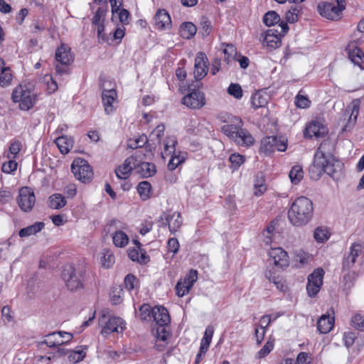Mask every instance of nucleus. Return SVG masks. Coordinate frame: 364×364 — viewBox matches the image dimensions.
Listing matches in <instances>:
<instances>
[{
  "instance_id": "obj_1",
  "label": "nucleus",
  "mask_w": 364,
  "mask_h": 364,
  "mask_svg": "<svg viewBox=\"0 0 364 364\" xmlns=\"http://www.w3.org/2000/svg\"><path fill=\"white\" fill-rule=\"evenodd\" d=\"M314 215V204L305 196L296 198L288 210V218L291 225L302 227L307 225Z\"/></svg>"
},
{
  "instance_id": "obj_2",
  "label": "nucleus",
  "mask_w": 364,
  "mask_h": 364,
  "mask_svg": "<svg viewBox=\"0 0 364 364\" xmlns=\"http://www.w3.org/2000/svg\"><path fill=\"white\" fill-rule=\"evenodd\" d=\"M329 145V141H323L321 144L314 155V166L331 177L336 178L342 171L343 165L331 153L326 151Z\"/></svg>"
},
{
  "instance_id": "obj_3",
  "label": "nucleus",
  "mask_w": 364,
  "mask_h": 364,
  "mask_svg": "<svg viewBox=\"0 0 364 364\" xmlns=\"http://www.w3.org/2000/svg\"><path fill=\"white\" fill-rule=\"evenodd\" d=\"M230 124H225L221 127L222 132L230 139L240 146H250L254 143L252 135L244 129L243 122L240 117L231 116L229 117Z\"/></svg>"
},
{
  "instance_id": "obj_4",
  "label": "nucleus",
  "mask_w": 364,
  "mask_h": 364,
  "mask_svg": "<svg viewBox=\"0 0 364 364\" xmlns=\"http://www.w3.org/2000/svg\"><path fill=\"white\" fill-rule=\"evenodd\" d=\"M12 100L18 104L20 109L28 111L31 109L38 101V95L33 87L28 85L17 86L12 92Z\"/></svg>"
},
{
  "instance_id": "obj_5",
  "label": "nucleus",
  "mask_w": 364,
  "mask_h": 364,
  "mask_svg": "<svg viewBox=\"0 0 364 364\" xmlns=\"http://www.w3.org/2000/svg\"><path fill=\"white\" fill-rule=\"evenodd\" d=\"M278 29L272 28L268 29L264 33H261L259 41L264 48L268 50H272L281 46L282 38L287 33L289 30V26L284 22H281Z\"/></svg>"
},
{
  "instance_id": "obj_6",
  "label": "nucleus",
  "mask_w": 364,
  "mask_h": 364,
  "mask_svg": "<svg viewBox=\"0 0 364 364\" xmlns=\"http://www.w3.org/2000/svg\"><path fill=\"white\" fill-rule=\"evenodd\" d=\"M130 14L128 10L121 8L112 11V22L116 26L114 31L110 32L112 39L121 42L125 35V26L129 24Z\"/></svg>"
},
{
  "instance_id": "obj_7",
  "label": "nucleus",
  "mask_w": 364,
  "mask_h": 364,
  "mask_svg": "<svg viewBox=\"0 0 364 364\" xmlns=\"http://www.w3.org/2000/svg\"><path fill=\"white\" fill-rule=\"evenodd\" d=\"M63 279L68 289L72 291L83 288V274L77 271L73 266H67L63 272Z\"/></svg>"
},
{
  "instance_id": "obj_8",
  "label": "nucleus",
  "mask_w": 364,
  "mask_h": 364,
  "mask_svg": "<svg viewBox=\"0 0 364 364\" xmlns=\"http://www.w3.org/2000/svg\"><path fill=\"white\" fill-rule=\"evenodd\" d=\"M344 9V6L341 4L338 1H322L317 5V10L319 14L323 18L330 20L339 19L341 16V12Z\"/></svg>"
},
{
  "instance_id": "obj_9",
  "label": "nucleus",
  "mask_w": 364,
  "mask_h": 364,
  "mask_svg": "<svg viewBox=\"0 0 364 364\" xmlns=\"http://www.w3.org/2000/svg\"><path fill=\"white\" fill-rule=\"evenodd\" d=\"M71 170L76 179L83 183L89 182L93 176L90 166L82 159H75L71 165Z\"/></svg>"
},
{
  "instance_id": "obj_10",
  "label": "nucleus",
  "mask_w": 364,
  "mask_h": 364,
  "mask_svg": "<svg viewBox=\"0 0 364 364\" xmlns=\"http://www.w3.org/2000/svg\"><path fill=\"white\" fill-rule=\"evenodd\" d=\"M55 59L58 63L55 65L57 73L60 75L67 73L68 68L66 66L73 60L70 47L62 44L58 48L55 52Z\"/></svg>"
},
{
  "instance_id": "obj_11",
  "label": "nucleus",
  "mask_w": 364,
  "mask_h": 364,
  "mask_svg": "<svg viewBox=\"0 0 364 364\" xmlns=\"http://www.w3.org/2000/svg\"><path fill=\"white\" fill-rule=\"evenodd\" d=\"M324 271L322 268H317L308 276L306 291L309 297H315L321 290L323 285Z\"/></svg>"
},
{
  "instance_id": "obj_12",
  "label": "nucleus",
  "mask_w": 364,
  "mask_h": 364,
  "mask_svg": "<svg viewBox=\"0 0 364 364\" xmlns=\"http://www.w3.org/2000/svg\"><path fill=\"white\" fill-rule=\"evenodd\" d=\"M198 279V272L191 269L183 279H180L176 285V292L179 297L188 294Z\"/></svg>"
},
{
  "instance_id": "obj_13",
  "label": "nucleus",
  "mask_w": 364,
  "mask_h": 364,
  "mask_svg": "<svg viewBox=\"0 0 364 364\" xmlns=\"http://www.w3.org/2000/svg\"><path fill=\"white\" fill-rule=\"evenodd\" d=\"M139 316L141 318H169L170 317L166 307L161 305L151 307L148 304H144L141 306Z\"/></svg>"
},
{
  "instance_id": "obj_14",
  "label": "nucleus",
  "mask_w": 364,
  "mask_h": 364,
  "mask_svg": "<svg viewBox=\"0 0 364 364\" xmlns=\"http://www.w3.org/2000/svg\"><path fill=\"white\" fill-rule=\"evenodd\" d=\"M328 133L325 121L322 118H316L309 122L304 131V136L311 139L313 137L320 138Z\"/></svg>"
},
{
  "instance_id": "obj_15",
  "label": "nucleus",
  "mask_w": 364,
  "mask_h": 364,
  "mask_svg": "<svg viewBox=\"0 0 364 364\" xmlns=\"http://www.w3.org/2000/svg\"><path fill=\"white\" fill-rule=\"evenodd\" d=\"M17 203L23 212L31 211L36 203V196L33 190L28 187L21 188L19 190Z\"/></svg>"
},
{
  "instance_id": "obj_16",
  "label": "nucleus",
  "mask_w": 364,
  "mask_h": 364,
  "mask_svg": "<svg viewBox=\"0 0 364 364\" xmlns=\"http://www.w3.org/2000/svg\"><path fill=\"white\" fill-rule=\"evenodd\" d=\"M287 147V143L284 141H280L277 136H269L262 140L260 149L265 154H270L276 149L284 151Z\"/></svg>"
},
{
  "instance_id": "obj_17",
  "label": "nucleus",
  "mask_w": 364,
  "mask_h": 364,
  "mask_svg": "<svg viewBox=\"0 0 364 364\" xmlns=\"http://www.w3.org/2000/svg\"><path fill=\"white\" fill-rule=\"evenodd\" d=\"M119 223L117 220H112L108 225V231L111 232L112 241L114 245L118 247H124L127 246L129 242L128 235L121 230H117V224Z\"/></svg>"
},
{
  "instance_id": "obj_18",
  "label": "nucleus",
  "mask_w": 364,
  "mask_h": 364,
  "mask_svg": "<svg viewBox=\"0 0 364 364\" xmlns=\"http://www.w3.org/2000/svg\"><path fill=\"white\" fill-rule=\"evenodd\" d=\"M182 103L191 109H200L205 105V97L203 92L193 90L184 96Z\"/></svg>"
},
{
  "instance_id": "obj_19",
  "label": "nucleus",
  "mask_w": 364,
  "mask_h": 364,
  "mask_svg": "<svg viewBox=\"0 0 364 364\" xmlns=\"http://www.w3.org/2000/svg\"><path fill=\"white\" fill-rule=\"evenodd\" d=\"M152 325L153 332L156 342L163 341L167 344V339L171 336L169 323L171 320H154Z\"/></svg>"
},
{
  "instance_id": "obj_20",
  "label": "nucleus",
  "mask_w": 364,
  "mask_h": 364,
  "mask_svg": "<svg viewBox=\"0 0 364 364\" xmlns=\"http://www.w3.org/2000/svg\"><path fill=\"white\" fill-rule=\"evenodd\" d=\"M268 255L273 264L280 269L287 268L289 264L287 252L282 247H272L268 252Z\"/></svg>"
},
{
  "instance_id": "obj_21",
  "label": "nucleus",
  "mask_w": 364,
  "mask_h": 364,
  "mask_svg": "<svg viewBox=\"0 0 364 364\" xmlns=\"http://www.w3.org/2000/svg\"><path fill=\"white\" fill-rule=\"evenodd\" d=\"M208 59L203 52L197 53L194 64V77L196 80H202L208 73Z\"/></svg>"
},
{
  "instance_id": "obj_22",
  "label": "nucleus",
  "mask_w": 364,
  "mask_h": 364,
  "mask_svg": "<svg viewBox=\"0 0 364 364\" xmlns=\"http://www.w3.org/2000/svg\"><path fill=\"white\" fill-rule=\"evenodd\" d=\"M102 100L107 114L113 113L117 106V94L115 90H105L102 93Z\"/></svg>"
},
{
  "instance_id": "obj_23",
  "label": "nucleus",
  "mask_w": 364,
  "mask_h": 364,
  "mask_svg": "<svg viewBox=\"0 0 364 364\" xmlns=\"http://www.w3.org/2000/svg\"><path fill=\"white\" fill-rule=\"evenodd\" d=\"M136 164V156H131L127 158L122 164L117 166L115 169V173L119 179H127L129 177L132 171L134 170Z\"/></svg>"
},
{
  "instance_id": "obj_24",
  "label": "nucleus",
  "mask_w": 364,
  "mask_h": 364,
  "mask_svg": "<svg viewBox=\"0 0 364 364\" xmlns=\"http://www.w3.org/2000/svg\"><path fill=\"white\" fill-rule=\"evenodd\" d=\"M362 253V245L360 243H353L350 247V252L347 256L345 257L343 268V270H350L356 262L357 258Z\"/></svg>"
},
{
  "instance_id": "obj_25",
  "label": "nucleus",
  "mask_w": 364,
  "mask_h": 364,
  "mask_svg": "<svg viewBox=\"0 0 364 364\" xmlns=\"http://www.w3.org/2000/svg\"><path fill=\"white\" fill-rule=\"evenodd\" d=\"M360 101L358 99L353 100L346 107L345 114L348 116L347 127H353L359 114Z\"/></svg>"
},
{
  "instance_id": "obj_26",
  "label": "nucleus",
  "mask_w": 364,
  "mask_h": 364,
  "mask_svg": "<svg viewBox=\"0 0 364 364\" xmlns=\"http://www.w3.org/2000/svg\"><path fill=\"white\" fill-rule=\"evenodd\" d=\"M135 172L141 177L149 178L154 176L156 171L154 164L149 162H142L136 159V164L134 168Z\"/></svg>"
},
{
  "instance_id": "obj_27",
  "label": "nucleus",
  "mask_w": 364,
  "mask_h": 364,
  "mask_svg": "<svg viewBox=\"0 0 364 364\" xmlns=\"http://www.w3.org/2000/svg\"><path fill=\"white\" fill-rule=\"evenodd\" d=\"M154 20L155 25L158 28L168 29L171 28V17L165 9H159Z\"/></svg>"
},
{
  "instance_id": "obj_28",
  "label": "nucleus",
  "mask_w": 364,
  "mask_h": 364,
  "mask_svg": "<svg viewBox=\"0 0 364 364\" xmlns=\"http://www.w3.org/2000/svg\"><path fill=\"white\" fill-rule=\"evenodd\" d=\"M106 11L102 9H98L96 11L95 15L92 18V23L95 25H98L97 31L99 39H101L104 42L108 41L109 37L106 36L104 32L105 27L102 24H100L102 19L104 18L105 16Z\"/></svg>"
},
{
  "instance_id": "obj_29",
  "label": "nucleus",
  "mask_w": 364,
  "mask_h": 364,
  "mask_svg": "<svg viewBox=\"0 0 364 364\" xmlns=\"http://www.w3.org/2000/svg\"><path fill=\"white\" fill-rule=\"evenodd\" d=\"M165 219L168 225L170 232L173 234L176 233L181 228L183 223L181 215L178 212L167 214Z\"/></svg>"
},
{
  "instance_id": "obj_30",
  "label": "nucleus",
  "mask_w": 364,
  "mask_h": 364,
  "mask_svg": "<svg viewBox=\"0 0 364 364\" xmlns=\"http://www.w3.org/2000/svg\"><path fill=\"white\" fill-rule=\"evenodd\" d=\"M269 100V96L264 92L257 91L251 97V104L254 109L264 107Z\"/></svg>"
},
{
  "instance_id": "obj_31",
  "label": "nucleus",
  "mask_w": 364,
  "mask_h": 364,
  "mask_svg": "<svg viewBox=\"0 0 364 364\" xmlns=\"http://www.w3.org/2000/svg\"><path fill=\"white\" fill-rule=\"evenodd\" d=\"M169 156H171V159L168 163V168L170 171H173L179 165L185 162L187 157V153L177 151Z\"/></svg>"
},
{
  "instance_id": "obj_32",
  "label": "nucleus",
  "mask_w": 364,
  "mask_h": 364,
  "mask_svg": "<svg viewBox=\"0 0 364 364\" xmlns=\"http://www.w3.org/2000/svg\"><path fill=\"white\" fill-rule=\"evenodd\" d=\"M100 326H102L101 331L102 334H109L112 332H119V328H120L121 331H122L125 328L124 322H121L120 324H118L117 320H107L104 323H100Z\"/></svg>"
},
{
  "instance_id": "obj_33",
  "label": "nucleus",
  "mask_w": 364,
  "mask_h": 364,
  "mask_svg": "<svg viewBox=\"0 0 364 364\" xmlns=\"http://www.w3.org/2000/svg\"><path fill=\"white\" fill-rule=\"evenodd\" d=\"M55 143L58 147L60 151L63 154H68L73 145V140L68 136H61L55 140Z\"/></svg>"
},
{
  "instance_id": "obj_34",
  "label": "nucleus",
  "mask_w": 364,
  "mask_h": 364,
  "mask_svg": "<svg viewBox=\"0 0 364 364\" xmlns=\"http://www.w3.org/2000/svg\"><path fill=\"white\" fill-rule=\"evenodd\" d=\"M348 57L349 59L355 64L360 67V68L364 69V53L363 51L358 47H354L353 48H349L348 50Z\"/></svg>"
},
{
  "instance_id": "obj_35",
  "label": "nucleus",
  "mask_w": 364,
  "mask_h": 364,
  "mask_svg": "<svg viewBox=\"0 0 364 364\" xmlns=\"http://www.w3.org/2000/svg\"><path fill=\"white\" fill-rule=\"evenodd\" d=\"M137 192L142 200H146L151 197L152 188L149 182L144 181L140 182L137 186Z\"/></svg>"
},
{
  "instance_id": "obj_36",
  "label": "nucleus",
  "mask_w": 364,
  "mask_h": 364,
  "mask_svg": "<svg viewBox=\"0 0 364 364\" xmlns=\"http://www.w3.org/2000/svg\"><path fill=\"white\" fill-rule=\"evenodd\" d=\"M267 191L264 177L262 175L257 176L254 180L253 193L255 196H262Z\"/></svg>"
},
{
  "instance_id": "obj_37",
  "label": "nucleus",
  "mask_w": 364,
  "mask_h": 364,
  "mask_svg": "<svg viewBox=\"0 0 364 364\" xmlns=\"http://www.w3.org/2000/svg\"><path fill=\"white\" fill-rule=\"evenodd\" d=\"M44 227V223L42 222H36L32 225L22 228L19 231V236L21 237H28L36 234L40 232Z\"/></svg>"
},
{
  "instance_id": "obj_38",
  "label": "nucleus",
  "mask_w": 364,
  "mask_h": 364,
  "mask_svg": "<svg viewBox=\"0 0 364 364\" xmlns=\"http://www.w3.org/2000/svg\"><path fill=\"white\" fill-rule=\"evenodd\" d=\"M197 28L191 22H185L180 26L179 32L182 38L190 39L196 33Z\"/></svg>"
},
{
  "instance_id": "obj_39",
  "label": "nucleus",
  "mask_w": 364,
  "mask_h": 364,
  "mask_svg": "<svg viewBox=\"0 0 364 364\" xmlns=\"http://www.w3.org/2000/svg\"><path fill=\"white\" fill-rule=\"evenodd\" d=\"M46 338L41 342L42 344H46L49 348H54L63 345V341H61L60 336H58V331L47 334Z\"/></svg>"
},
{
  "instance_id": "obj_40",
  "label": "nucleus",
  "mask_w": 364,
  "mask_h": 364,
  "mask_svg": "<svg viewBox=\"0 0 364 364\" xmlns=\"http://www.w3.org/2000/svg\"><path fill=\"white\" fill-rule=\"evenodd\" d=\"M177 144L176 138L174 136L166 137L164 141V150L162 152V157L165 159L169 156L172 153L176 152V145Z\"/></svg>"
},
{
  "instance_id": "obj_41",
  "label": "nucleus",
  "mask_w": 364,
  "mask_h": 364,
  "mask_svg": "<svg viewBox=\"0 0 364 364\" xmlns=\"http://www.w3.org/2000/svg\"><path fill=\"white\" fill-rule=\"evenodd\" d=\"M66 200L60 193H55L50 196L48 206L53 209H60L66 205Z\"/></svg>"
},
{
  "instance_id": "obj_42",
  "label": "nucleus",
  "mask_w": 364,
  "mask_h": 364,
  "mask_svg": "<svg viewBox=\"0 0 364 364\" xmlns=\"http://www.w3.org/2000/svg\"><path fill=\"white\" fill-rule=\"evenodd\" d=\"M330 232L326 227H318L314 232V237L317 242L323 243L330 237Z\"/></svg>"
},
{
  "instance_id": "obj_43",
  "label": "nucleus",
  "mask_w": 364,
  "mask_h": 364,
  "mask_svg": "<svg viewBox=\"0 0 364 364\" xmlns=\"http://www.w3.org/2000/svg\"><path fill=\"white\" fill-rule=\"evenodd\" d=\"M309 254L302 250H296L294 252V260L297 268H301L309 262Z\"/></svg>"
},
{
  "instance_id": "obj_44",
  "label": "nucleus",
  "mask_w": 364,
  "mask_h": 364,
  "mask_svg": "<svg viewBox=\"0 0 364 364\" xmlns=\"http://www.w3.org/2000/svg\"><path fill=\"white\" fill-rule=\"evenodd\" d=\"M291 182L294 184H298L304 177V171L301 166L299 165L294 166L289 174Z\"/></svg>"
},
{
  "instance_id": "obj_45",
  "label": "nucleus",
  "mask_w": 364,
  "mask_h": 364,
  "mask_svg": "<svg viewBox=\"0 0 364 364\" xmlns=\"http://www.w3.org/2000/svg\"><path fill=\"white\" fill-rule=\"evenodd\" d=\"M344 273L343 275V284L345 289H350L354 284V281L356 279L357 274L355 271L352 270H343Z\"/></svg>"
},
{
  "instance_id": "obj_46",
  "label": "nucleus",
  "mask_w": 364,
  "mask_h": 364,
  "mask_svg": "<svg viewBox=\"0 0 364 364\" xmlns=\"http://www.w3.org/2000/svg\"><path fill=\"white\" fill-rule=\"evenodd\" d=\"M13 75L9 67L2 68L0 73V86L6 87L11 83Z\"/></svg>"
},
{
  "instance_id": "obj_47",
  "label": "nucleus",
  "mask_w": 364,
  "mask_h": 364,
  "mask_svg": "<svg viewBox=\"0 0 364 364\" xmlns=\"http://www.w3.org/2000/svg\"><path fill=\"white\" fill-rule=\"evenodd\" d=\"M128 256L132 261L139 262H146L147 257L145 253H143L140 248H129L128 250Z\"/></svg>"
},
{
  "instance_id": "obj_48",
  "label": "nucleus",
  "mask_w": 364,
  "mask_h": 364,
  "mask_svg": "<svg viewBox=\"0 0 364 364\" xmlns=\"http://www.w3.org/2000/svg\"><path fill=\"white\" fill-rule=\"evenodd\" d=\"M111 301L114 304L122 303L124 297V290L120 286L113 287L110 292Z\"/></svg>"
},
{
  "instance_id": "obj_49",
  "label": "nucleus",
  "mask_w": 364,
  "mask_h": 364,
  "mask_svg": "<svg viewBox=\"0 0 364 364\" xmlns=\"http://www.w3.org/2000/svg\"><path fill=\"white\" fill-rule=\"evenodd\" d=\"M335 320H317L318 331L323 334L329 333L334 326Z\"/></svg>"
},
{
  "instance_id": "obj_50",
  "label": "nucleus",
  "mask_w": 364,
  "mask_h": 364,
  "mask_svg": "<svg viewBox=\"0 0 364 364\" xmlns=\"http://www.w3.org/2000/svg\"><path fill=\"white\" fill-rule=\"evenodd\" d=\"M280 21V16L274 11L266 13L263 17V22L267 26H272Z\"/></svg>"
},
{
  "instance_id": "obj_51",
  "label": "nucleus",
  "mask_w": 364,
  "mask_h": 364,
  "mask_svg": "<svg viewBox=\"0 0 364 364\" xmlns=\"http://www.w3.org/2000/svg\"><path fill=\"white\" fill-rule=\"evenodd\" d=\"M148 141L146 136L142 135L135 139H130L128 141L127 146L130 149H135L142 147Z\"/></svg>"
},
{
  "instance_id": "obj_52",
  "label": "nucleus",
  "mask_w": 364,
  "mask_h": 364,
  "mask_svg": "<svg viewBox=\"0 0 364 364\" xmlns=\"http://www.w3.org/2000/svg\"><path fill=\"white\" fill-rule=\"evenodd\" d=\"M223 53L225 55V59L228 63H230L232 60H236L237 56L236 48L232 44L226 45L223 50Z\"/></svg>"
},
{
  "instance_id": "obj_53",
  "label": "nucleus",
  "mask_w": 364,
  "mask_h": 364,
  "mask_svg": "<svg viewBox=\"0 0 364 364\" xmlns=\"http://www.w3.org/2000/svg\"><path fill=\"white\" fill-rule=\"evenodd\" d=\"M124 287L128 291L134 290L139 287V282L136 277L132 274H127L124 280Z\"/></svg>"
},
{
  "instance_id": "obj_54",
  "label": "nucleus",
  "mask_w": 364,
  "mask_h": 364,
  "mask_svg": "<svg viewBox=\"0 0 364 364\" xmlns=\"http://www.w3.org/2000/svg\"><path fill=\"white\" fill-rule=\"evenodd\" d=\"M229 161L231 168L237 170L245 162V157L239 154H232L229 157Z\"/></svg>"
},
{
  "instance_id": "obj_55",
  "label": "nucleus",
  "mask_w": 364,
  "mask_h": 364,
  "mask_svg": "<svg viewBox=\"0 0 364 364\" xmlns=\"http://www.w3.org/2000/svg\"><path fill=\"white\" fill-rule=\"evenodd\" d=\"M101 263L105 268H110L114 263V255L108 250L103 252L102 257H101Z\"/></svg>"
},
{
  "instance_id": "obj_56",
  "label": "nucleus",
  "mask_w": 364,
  "mask_h": 364,
  "mask_svg": "<svg viewBox=\"0 0 364 364\" xmlns=\"http://www.w3.org/2000/svg\"><path fill=\"white\" fill-rule=\"evenodd\" d=\"M164 125L159 124L150 134V139L151 141H156L157 143H160L164 135Z\"/></svg>"
},
{
  "instance_id": "obj_57",
  "label": "nucleus",
  "mask_w": 364,
  "mask_h": 364,
  "mask_svg": "<svg viewBox=\"0 0 364 364\" xmlns=\"http://www.w3.org/2000/svg\"><path fill=\"white\" fill-rule=\"evenodd\" d=\"M43 80L46 84V90L48 93L52 94L54 93L58 88V85L55 80H53V77L50 75H46L44 76Z\"/></svg>"
},
{
  "instance_id": "obj_58",
  "label": "nucleus",
  "mask_w": 364,
  "mask_h": 364,
  "mask_svg": "<svg viewBox=\"0 0 364 364\" xmlns=\"http://www.w3.org/2000/svg\"><path fill=\"white\" fill-rule=\"evenodd\" d=\"M228 92L237 100L242 97V87L237 83H231L228 88Z\"/></svg>"
},
{
  "instance_id": "obj_59",
  "label": "nucleus",
  "mask_w": 364,
  "mask_h": 364,
  "mask_svg": "<svg viewBox=\"0 0 364 364\" xmlns=\"http://www.w3.org/2000/svg\"><path fill=\"white\" fill-rule=\"evenodd\" d=\"M85 350L81 349L77 350H70L68 355V360L73 363H76L82 360L85 357Z\"/></svg>"
},
{
  "instance_id": "obj_60",
  "label": "nucleus",
  "mask_w": 364,
  "mask_h": 364,
  "mask_svg": "<svg viewBox=\"0 0 364 364\" xmlns=\"http://www.w3.org/2000/svg\"><path fill=\"white\" fill-rule=\"evenodd\" d=\"M21 149V144L19 141H15L12 142L9 146L6 157L8 159H16Z\"/></svg>"
},
{
  "instance_id": "obj_61",
  "label": "nucleus",
  "mask_w": 364,
  "mask_h": 364,
  "mask_svg": "<svg viewBox=\"0 0 364 364\" xmlns=\"http://www.w3.org/2000/svg\"><path fill=\"white\" fill-rule=\"evenodd\" d=\"M295 105L301 109L308 108L311 105V101L306 96L298 94L295 97Z\"/></svg>"
},
{
  "instance_id": "obj_62",
  "label": "nucleus",
  "mask_w": 364,
  "mask_h": 364,
  "mask_svg": "<svg viewBox=\"0 0 364 364\" xmlns=\"http://www.w3.org/2000/svg\"><path fill=\"white\" fill-rule=\"evenodd\" d=\"M274 343L273 341H267L265 345L260 349L257 353V358H262L267 355L273 349Z\"/></svg>"
},
{
  "instance_id": "obj_63",
  "label": "nucleus",
  "mask_w": 364,
  "mask_h": 364,
  "mask_svg": "<svg viewBox=\"0 0 364 364\" xmlns=\"http://www.w3.org/2000/svg\"><path fill=\"white\" fill-rule=\"evenodd\" d=\"M9 161L6 163H4L2 165V171L6 173H11L16 170L17 168V162L15 159H9Z\"/></svg>"
},
{
  "instance_id": "obj_64",
  "label": "nucleus",
  "mask_w": 364,
  "mask_h": 364,
  "mask_svg": "<svg viewBox=\"0 0 364 364\" xmlns=\"http://www.w3.org/2000/svg\"><path fill=\"white\" fill-rule=\"evenodd\" d=\"M356 338V336L353 332H346L343 335V341L345 346L350 348L353 346L354 344L355 340Z\"/></svg>"
}]
</instances>
